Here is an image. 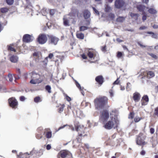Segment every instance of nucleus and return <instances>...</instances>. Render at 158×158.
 <instances>
[{
    "label": "nucleus",
    "instance_id": "obj_19",
    "mask_svg": "<svg viewBox=\"0 0 158 158\" xmlns=\"http://www.w3.org/2000/svg\"><path fill=\"white\" fill-rule=\"evenodd\" d=\"M10 61L13 63L17 62L18 60V58L16 56H12L10 58Z\"/></svg>",
    "mask_w": 158,
    "mask_h": 158
},
{
    "label": "nucleus",
    "instance_id": "obj_55",
    "mask_svg": "<svg viewBox=\"0 0 158 158\" xmlns=\"http://www.w3.org/2000/svg\"><path fill=\"white\" fill-rule=\"evenodd\" d=\"M130 83H128L127 84V86L126 87V89L127 90V91H128L129 90L128 89V88H130V87H129V85H130Z\"/></svg>",
    "mask_w": 158,
    "mask_h": 158
},
{
    "label": "nucleus",
    "instance_id": "obj_32",
    "mask_svg": "<svg viewBox=\"0 0 158 158\" xmlns=\"http://www.w3.org/2000/svg\"><path fill=\"white\" fill-rule=\"evenodd\" d=\"M52 137V133L50 131L47 132L46 134V137L48 138H50Z\"/></svg>",
    "mask_w": 158,
    "mask_h": 158
},
{
    "label": "nucleus",
    "instance_id": "obj_40",
    "mask_svg": "<svg viewBox=\"0 0 158 158\" xmlns=\"http://www.w3.org/2000/svg\"><path fill=\"white\" fill-rule=\"evenodd\" d=\"M92 8H93V10L94 11V12L95 13H96L97 15H99V11L98 10H97L95 9V7H93Z\"/></svg>",
    "mask_w": 158,
    "mask_h": 158
},
{
    "label": "nucleus",
    "instance_id": "obj_3",
    "mask_svg": "<svg viewBox=\"0 0 158 158\" xmlns=\"http://www.w3.org/2000/svg\"><path fill=\"white\" fill-rule=\"evenodd\" d=\"M75 130L78 132V135L77 139L79 142H81V138L82 136H85L86 134L84 135L85 130V128L83 126L78 125L75 126Z\"/></svg>",
    "mask_w": 158,
    "mask_h": 158
},
{
    "label": "nucleus",
    "instance_id": "obj_64",
    "mask_svg": "<svg viewBox=\"0 0 158 158\" xmlns=\"http://www.w3.org/2000/svg\"><path fill=\"white\" fill-rule=\"evenodd\" d=\"M154 48L156 50L158 49V45L155 46L154 47Z\"/></svg>",
    "mask_w": 158,
    "mask_h": 158
},
{
    "label": "nucleus",
    "instance_id": "obj_37",
    "mask_svg": "<svg viewBox=\"0 0 158 158\" xmlns=\"http://www.w3.org/2000/svg\"><path fill=\"white\" fill-rule=\"evenodd\" d=\"M148 54L149 55H150L152 58L156 59L157 58V56L155 54H153V53H148Z\"/></svg>",
    "mask_w": 158,
    "mask_h": 158
},
{
    "label": "nucleus",
    "instance_id": "obj_26",
    "mask_svg": "<svg viewBox=\"0 0 158 158\" xmlns=\"http://www.w3.org/2000/svg\"><path fill=\"white\" fill-rule=\"evenodd\" d=\"M45 89L46 90H47L49 93H50L51 92V87L49 85H47L45 87Z\"/></svg>",
    "mask_w": 158,
    "mask_h": 158
},
{
    "label": "nucleus",
    "instance_id": "obj_17",
    "mask_svg": "<svg viewBox=\"0 0 158 158\" xmlns=\"http://www.w3.org/2000/svg\"><path fill=\"white\" fill-rule=\"evenodd\" d=\"M133 98L135 102H138L140 99V94L138 93H135L134 94Z\"/></svg>",
    "mask_w": 158,
    "mask_h": 158
},
{
    "label": "nucleus",
    "instance_id": "obj_50",
    "mask_svg": "<svg viewBox=\"0 0 158 158\" xmlns=\"http://www.w3.org/2000/svg\"><path fill=\"white\" fill-rule=\"evenodd\" d=\"M138 44L140 46V47L142 48H145V47L146 46H144V45H143L142 44H141L139 42H138Z\"/></svg>",
    "mask_w": 158,
    "mask_h": 158
},
{
    "label": "nucleus",
    "instance_id": "obj_62",
    "mask_svg": "<svg viewBox=\"0 0 158 158\" xmlns=\"http://www.w3.org/2000/svg\"><path fill=\"white\" fill-rule=\"evenodd\" d=\"M148 33L150 34L154 35L155 33L152 32L148 31Z\"/></svg>",
    "mask_w": 158,
    "mask_h": 158
},
{
    "label": "nucleus",
    "instance_id": "obj_41",
    "mask_svg": "<svg viewBox=\"0 0 158 158\" xmlns=\"http://www.w3.org/2000/svg\"><path fill=\"white\" fill-rule=\"evenodd\" d=\"M122 53L121 52H118L117 56L118 58L121 57L122 56Z\"/></svg>",
    "mask_w": 158,
    "mask_h": 158
},
{
    "label": "nucleus",
    "instance_id": "obj_4",
    "mask_svg": "<svg viewBox=\"0 0 158 158\" xmlns=\"http://www.w3.org/2000/svg\"><path fill=\"white\" fill-rule=\"evenodd\" d=\"M31 78L32 79L30 82L31 84H38L42 82V80L40 79V75L37 73H33Z\"/></svg>",
    "mask_w": 158,
    "mask_h": 158
},
{
    "label": "nucleus",
    "instance_id": "obj_52",
    "mask_svg": "<svg viewBox=\"0 0 158 158\" xmlns=\"http://www.w3.org/2000/svg\"><path fill=\"white\" fill-rule=\"evenodd\" d=\"M150 132L151 134H153L154 132V129L153 128H151L150 129Z\"/></svg>",
    "mask_w": 158,
    "mask_h": 158
},
{
    "label": "nucleus",
    "instance_id": "obj_21",
    "mask_svg": "<svg viewBox=\"0 0 158 158\" xmlns=\"http://www.w3.org/2000/svg\"><path fill=\"white\" fill-rule=\"evenodd\" d=\"M147 77L149 78H150L153 77L154 75V73L151 71H148L147 73Z\"/></svg>",
    "mask_w": 158,
    "mask_h": 158
},
{
    "label": "nucleus",
    "instance_id": "obj_8",
    "mask_svg": "<svg viewBox=\"0 0 158 158\" xmlns=\"http://www.w3.org/2000/svg\"><path fill=\"white\" fill-rule=\"evenodd\" d=\"M125 2L123 0H116L114 2L115 7L117 8H120L124 5Z\"/></svg>",
    "mask_w": 158,
    "mask_h": 158
},
{
    "label": "nucleus",
    "instance_id": "obj_24",
    "mask_svg": "<svg viewBox=\"0 0 158 158\" xmlns=\"http://www.w3.org/2000/svg\"><path fill=\"white\" fill-rule=\"evenodd\" d=\"M111 10V8L108 5H106L105 8V10L106 12H110Z\"/></svg>",
    "mask_w": 158,
    "mask_h": 158
},
{
    "label": "nucleus",
    "instance_id": "obj_23",
    "mask_svg": "<svg viewBox=\"0 0 158 158\" xmlns=\"http://www.w3.org/2000/svg\"><path fill=\"white\" fill-rule=\"evenodd\" d=\"M125 17H119L116 19L117 22H123L125 20Z\"/></svg>",
    "mask_w": 158,
    "mask_h": 158
},
{
    "label": "nucleus",
    "instance_id": "obj_14",
    "mask_svg": "<svg viewBox=\"0 0 158 158\" xmlns=\"http://www.w3.org/2000/svg\"><path fill=\"white\" fill-rule=\"evenodd\" d=\"M90 12L87 10H85L83 12V15L85 19L89 18L90 16Z\"/></svg>",
    "mask_w": 158,
    "mask_h": 158
},
{
    "label": "nucleus",
    "instance_id": "obj_43",
    "mask_svg": "<svg viewBox=\"0 0 158 158\" xmlns=\"http://www.w3.org/2000/svg\"><path fill=\"white\" fill-rule=\"evenodd\" d=\"M64 105H63V106H62L59 108V112L60 113L61 112L63 111V108H64Z\"/></svg>",
    "mask_w": 158,
    "mask_h": 158
},
{
    "label": "nucleus",
    "instance_id": "obj_22",
    "mask_svg": "<svg viewBox=\"0 0 158 158\" xmlns=\"http://www.w3.org/2000/svg\"><path fill=\"white\" fill-rule=\"evenodd\" d=\"M68 154V152L66 151H64L60 152L61 156L63 158L65 157Z\"/></svg>",
    "mask_w": 158,
    "mask_h": 158
},
{
    "label": "nucleus",
    "instance_id": "obj_63",
    "mask_svg": "<svg viewBox=\"0 0 158 158\" xmlns=\"http://www.w3.org/2000/svg\"><path fill=\"white\" fill-rule=\"evenodd\" d=\"M37 53L36 52H35L33 54V55L35 56H37Z\"/></svg>",
    "mask_w": 158,
    "mask_h": 158
},
{
    "label": "nucleus",
    "instance_id": "obj_33",
    "mask_svg": "<svg viewBox=\"0 0 158 158\" xmlns=\"http://www.w3.org/2000/svg\"><path fill=\"white\" fill-rule=\"evenodd\" d=\"M6 2L9 5H12L14 2V0H6Z\"/></svg>",
    "mask_w": 158,
    "mask_h": 158
},
{
    "label": "nucleus",
    "instance_id": "obj_20",
    "mask_svg": "<svg viewBox=\"0 0 158 158\" xmlns=\"http://www.w3.org/2000/svg\"><path fill=\"white\" fill-rule=\"evenodd\" d=\"M148 12L151 14H155L157 13V11L154 8H150L148 10Z\"/></svg>",
    "mask_w": 158,
    "mask_h": 158
},
{
    "label": "nucleus",
    "instance_id": "obj_59",
    "mask_svg": "<svg viewBox=\"0 0 158 158\" xmlns=\"http://www.w3.org/2000/svg\"><path fill=\"white\" fill-rule=\"evenodd\" d=\"M82 57L84 59H86L87 58L86 56L84 54L82 55Z\"/></svg>",
    "mask_w": 158,
    "mask_h": 158
},
{
    "label": "nucleus",
    "instance_id": "obj_11",
    "mask_svg": "<svg viewBox=\"0 0 158 158\" xmlns=\"http://www.w3.org/2000/svg\"><path fill=\"white\" fill-rule=\"evenodd\" d=\"M144 137H138L136 141L137 144L140 145H145L146 144V143L144 141Z\"/></svg>",
    "mask_w": 158,
    "mask_h": 158
},
{
    "label": "nucleus",
    "instance_id": "obj_45",
    "mask_svg": "<svg viewBox=\"0 0 158 158\" xmlns=\"http://www.w3.org/2000/svg\"><path fill=\"white\" fill-rule=\"evenodd\" d=\"M110 95L111 97H112L114 96V92L113 90H111L110 91Z\"/></svg>",
    "mask_w": 158,
    "mask_h": 158
},
{
    "label": "nucleus",
    "instance_id": "obj_44",
    "mask_svg": "<svg viewBox=\"0 0 158 158\" xmlns=\"http://www.w3.org/2000/svg\"><path fill=\"white\" fill-rule=\"evenodd\" d=\"M55 10H51L50 11V14L52 15H54L55 13Z\"/></svg>",
    "mask_w": 158,
    "mask_h": 158
},
{
    "label": "nucleus",
    "instance_id": "obj_18",
    "mask_svg": "<svg viewBox=\"0 0 158 158\" xmlns=\"http://www.w3.org/2000/svg\"><path fill=\"white\" fill-rule=\"evenodd\" d=\"M130 15L131 18L137 20L138 19V17L139 15L138 14L134 13L132 12H130L129 13Z\"/></svg>",
    "mask_w": 158,
    "mask_h": 158
},
{
    "label": "nucleus",
    "instance_id": "obj_16",
    "mask_svg": "<svg viewBox=\"0 0 158 158\" xmlns=\"http://www.w3.org/2000/svg\"><path fill=\"white\" fill-rule=\"evenodd\" d=\"M96 81L100 84H102L103 82V78L102 76H99L95 78Z\"/></svg>",
    "mask_w": 158,
    "mask_h": 158
},
{
    "label": "nucleus",
    "instance_id": "obj_2",
    "mask_svg": "<svg viewBox=\"0 0 158 158\" xmlns=\"http://www.w3.org/2000/svg\"><path fill=\"white\" fill-rule=\"evenodd\" d=\"M107 101L108 98L105 96L99 97L97 98L94 100L95 105L98 109L103 108L105 104L107 103Z\"/></svg>",
    "mask_w": 158,
    "mask_h": 158
},
{
    "label": "nucleus",
    "instance_id": "obj_27",
    "mask_svg": "<svg viewBox=\"0 0 158 158\" xmlns=\"http://www.w3.org/2000/svg\"><path fill=\"white\" fill-rule=\"evenodd\" d=\"M8 11V8H3L1 9V11L2 13H5Z\"/></svg>",
    "mask_w": 158,
    "mask_h": 158
},
{
    "label": "nucleus",
    "instance_id": "obj_51",
    "mask_svg": "<svg viewBox=\"0 0 158 158\" xmlns=\"http://www.w3.org/2000/svg\"><path fill=\"white\" fill-rule=\"evenodd\" d=\"M51 148V146L49 144H48L46 146V149L48 150H49Z\"/></svg>",
    "mask_w": 158,
    "mask_h": 158
},
{
    "label": "nucleus",
    "instance_id": "obj_9",
    "mask_svg": "<svg viewBox=\"0 0 158 158\" xmlns=\"http://www.w3.org/2000/svg\"><path fill=\"white\" fill-rule=\"evenodd\" d=\"M49 37L50 40V42L51 44L55 45H56L57 44L59 40L58 38L52 35H51L49 36Z\"/></svg>",
    "mask_w": 158,
    "mask_h": 158
},
{
    "label": "nucleus",
    "instance_id": "obj_5",
    "mask_svg": "<svg viewBox=\"0 0 158 158\" xmlns=\"http://www.w3.org/2000/svg\"><path fill=\"white\" fill-rule=\"evenodd\" d=\"M109 117V113L108 110H104L101 112L100 118L103 122L106 121Z\"/></svg>",
    "mask_w": 158,
    "mask_h": 158
},
{
    "label": "nucleus",
    "instance_id": "obj_53",
    "mask_svg": "<svg viewBox=\"0 0 158 158\" xmlns=\"http://www.w3.org/2000/svg\"><path fill=\"white\" fill-rule=\"evenodd\" d=\"M102 51H103V52L106 51V46H105L103 47H102Z\"/></svg>",
    "mask_w": 158,
    "mask_h": 158
},
{
    "label": "nucleus",
    "instance_id": "obj_49",
    "mask_svg": "<svg viewBox=\"0 0 158 158\" xmlns=\"http://www.w3.org/2000/svg\"><path fill=\"white\" fill-rule=\"evenodd\" d=\"M142 2L143 3L147 4L149 2V0H142Z\"/></svg>",
    "mask_w": 158,
    "mask_h": 158
},
{
    "label": "nucleus",
    "instance_id": "obj_61",
    "mask_svg": "<svg viewBox=\"0 0 158 158\" xmlns=\"http://www.w3.org/2000/svg\"><path fill=\"white\" fill-rule=\"evenodd\" d=\"M110 15L111 18L112 19H113L114 18V14H110Z\"/></svg>",
    "mask_w": 158,
    "mask_h": 158
},
{
    "label": "nucleus",
    "instance_id": "obj_42",
    "mask_svg": "<svg viewBox=\"0 0 158 158\" xmlns=\"http://www.w3.org/2000/svg\"><path fill=\"white\" fill-rule=\"evenodd\" d=\"M154 113L156 115L158 116V107L155 109Z\"/></svg>",
    "mask_w": 158,
    "mask_h": 158
},
{
    "label": "nucleus",
    "instance_id": "obj_48",
    "mask_svg": "<svg viewBox=\"0 0 158 158\" xmlns=\"http://www.w3.org/2000/svg\"><path fill=\"white\" fill-rule=\"evenodd\" d=\"M20 99L21 101H23L25 100V98L23 96H21L20 97Z\"/></svg>",
    "mask_w": 158,
    "mask_h": 158
},
{
    "label": "nucleus",
    "instance_id": "obj_34",
    "mask_svg": "<svg viewBox=\"0 0 158 158\" xmlns=\"http://www.w3.org/2000/svg\"><path fill=\"white\" fill-rule=\"evenodd\" d=\"M8 49L11 51H13L15 52L16 51L12 47V45H10L8 46Z\"/></svg>",
    "mask_w": 158,
    "mask_h": 158
},
{
    "label": "nucleus",
    "instance_id": "obj_30",
    "mask_svg": "<svg viewBox=\"0 0 158 158\" xmlns=\"http://www.w3.org/2000/svg\"><path fill=\"white\" fill-rule=\"evenodd\" d=\"M142 101H145L146 102H148V98L147 96H144L142 98Z\"/></svg>",
    "mask_w": 158,
    "mask_h": 158
},
{
    "label": "nucleus",
    "instance_id": "obj_57",
    "mask_svg": "<svg viewBox=\"0 0 158 158\" xmlns=\"http://www.w3.org/2000/svg\"><path fill=\"white\" fill-rule=\"evenodd\" d=\"M66 99L68 101H69L71 100V98L69 97L68 96H66Z\"/></svg>",
    "mask_w": 158,
    "mask_h": 158
},
{
    "label": "nucleus",
    "instance_id": "obj_38",
    "mask_svg": "<svg viewBox=\"0 0 158 158\" xmlns=\"http://www.w3.org/2000/svg\"><path fill=\"white\" fill-rule=\"evenodd\" d=\"M53 55L52 54L50 53L49 54L48 56L45 58V59L47 60L48 58L51 59L53 57Z\"/></svg>",
    "mask_w": 158,
    "mask_h": 158
},
{
    "label": "nucleus",
    "instance_id": "obj_56",
    "mask_svg": "<svg viewBox=\"0 0 158 158\" xmlns=\"http://www.w3.org/2000/svg\"><path fill=\"white\" fill-rule=\"evenodd\" d=\"M153 27L155 29H157L158 28V26L157 25L154 24L153 26Z\"/></svg>",
    "mask_w": 158,
    "mask_h": 158
},
{
    "label": "nucleus",
    "instance_id": "obj_6",
    "mask_svg": "<svg viewBox=\"0 0 158 158\" xmlns=\"http://www.w3.org/2000/svg\"><path fill=\"white\" fill-rule=\"evenodd\" d=\"M47 37L46 35L41 34L39 35L37 41L39 44H43L47 41Z\"/></svg>",
    "mask_w": 158,
    "mask_h": 158
},
{
    "label": "nucleus",
    "instance_id": "obj_31",
    "mask_svg": "<svg viewBox=\"0 0 158 158\" xmlns=\"http://www.w3.org/2000/svg\"><path fill=\"white\" fill-rule=\"evenodd\" d=\"M8 77L9 78V81H10L12 82L13 80V77L12 75L9 74L8 75Z\"/></svg>",
    "mask_w": 158,
    "mask_h": 158
},
{
    "label": "nucleus",
    "instance_id": "obj_54",
    "mask_svg": "<svg viewBox=\"0 0 158 158\" xmlns=\"http://www.w3.org/2000/svg\"><path fill=\"white\" fill-rule=\"evenodd\" d=\"M147 28V27L145 26H142L139 28L140 30H144L145 29Z\"/></svg>",
    "mask_w": 158,
    "mask_h": 158
},
{
    "label": "nucleus",
    "instance_id": "obj_46",
    "mask_svg": "<svg viewBox=\"0 0 158 158\" xmlns=\"http://www.w3.org/2000/svg\"><path fill=\"white\" fill-rule=\"evenodd\" d=\"M146 19H147V16L145 15H143V17H142V20L143 21H144L145 20H146Z\"/></svg>",
    "mask_w": 158,
    "mask_h": 158
},
{
    "label": "nucleus",
    "instance_id": "obj_15",
    "mask_svg": "<svg viewBox=\"0 0 158 158\" xmlns=\"http://www.w3.org/2000/svg\"><path fill=\"white\" fill-rule=\"evenodd\" d=\"M87 55L90 58H94L95 54L93 50L92 49H89V50L88 51Z\"/></svg>",
    "mask_w": 158,
    "mask_h": 158
},
{
    "label": "nucleus",
    "instance_id": "obj_58",
    "mask_svg": "<svg viewBox=\"0 0 158 158\" xmlns=\"http://www.w3.org/2000/svg\"><path fill=\"white\" fill-rule=\"evenodd\" d=\"M116 40L119 43L123 41L122 40L120 39L119 38H118L116 39Z\"/></svg>",
    "mask_w": 158,
    "mask_h": 158
},
{
    "label": "nucleus",
    "instance_id": "obj_60",
    "mask_svg": "<svg viewBox=\"0 0 158 158\" xmlns=\"http://www.w3.org/2000/svg\"><path fill=\"white\" fill-rule=\"evenodd\" d=\"M145 152L143 150L142 151L140 152L141 155H143L145 154Z\"/></svg>",
    "mask_w": 158,
    "mask_h": 158
},
{
    "label": "nucleus",
    "instance_id": "obj_47",
    "mask_svg": "<svg viewBox=\"0 0 158 158\" xmlns=\"http://www.w3.org/2000/svg\"><path fill=\"white\" fill-rule=\"evenodd\" d=\"M119 78L117 79L116 81H115L113 83V84H118L119 83V81H118Z\"/></svg>",
    "mask_w": 158,
    "mask_h": 158
},
{
    "label": "nucleus",
    "instance_id": "obj_13",
    "mask_svg": "<svg viewBox=\"0 0 158 158\" xmlns=\"http://www.w3.org/2000/svg\"><path fill=\"white\" fill-rule=\"evenodd\" d=\"M23 41L26 42H28L32 40L31 35L26 34L24 35L23 38Z\"/></svg>",
    "mask_w": 158,
    "mask_h": 158
},
{
    "label": "nucleus",
    "instance_id": "obj_28",
    "mask_svg": "<svg viewBox=\"0 0 158 158\" xmlns=\"http://www.w3.org/2000/svg\"><path fill=\"white\" fill-rule=\"evenodd\" d=\"M88 28V27L82 26L80 27V31H84L87 29Z\"/></svg>",
    "mask_w": 158,
    "mask_h": 158
},
{
    "label": "nucleus",
    "instance_id": "obj_1",
    "mask_svg": "<svg viewBox=\"0 0 158 158\" xmlns=\"http://www.w3.org/2000/svg\"><path fill=\"white\" fill-rule=\"evenodd\" d=\"M110 115V119L108 121L103 122L104 125L103 127L108 130L117 127L119 123V121L117 118L115 116L113 117L111 114Z\"/></svg>",
    "mask_w": 158,
    "mask_h": 158
},
{
    "label": "nucleus",
    "instance_id": "obj_12",
    "mask_svg": "<svg viewBox=\"0 0 158 158\" xmlns=\"http://www.w3.org/2000/svg\"><path fill=\"white\" fill-rule=\"evenodd\" d=\"M69 15L64 16L63 18V23L64 25L65 26H69V19L70 18L69 17Z\"/></svg>",
    "mask_w": 158,
    "mask_h": 158
},
{
    "label": "nucleus",
    "instance_id": "obj_29",
    "mask_svg": "<svg viewBox=\"0 0 158 158\" xmlns=\"http://www.w3.org/2000/svg\"><path fill=\"white\" fill-rule=\"evenodd\" d=\"M34 101L35 102H38L41 101L40 98L39 97H37L34 98Z\"/></svg>",
    "mask_w": 158,
    "mask_h": 158
},
{
    "label": "nucleus",
    "instance_id": "obj_39",
    "mask_svg": "<svg viewBox=\"0 0 158 158\" xmlns=\"http://www.w3.org/2000/svg\"><path fill=\"white\" fill-rule=\"evenodd\" d=\"M140 120V118L139 117H135L134 119V121L135 122H138Z\"/></svg>",
    "mask_w": 158,
    "mask_h": 158
},
{
    "label": "nucleus",
    "instance_id": "obj_36",
    "mask_svg": "<svg viewBox=\"0 0 158 158\" xmlns=\"http://www.w3.org/2000/svg\"><path fill=\"white\" fill-rule=\"evenodd\" d=\"M134 114L133 113H131L129 116V118L132 119L134 117Z\"/></svg>",
    "mask_w": 158,
    "mask_h": 158
},
{
    "label": "nucleus",
    "instance_id": "obj_7",
    "mask_svg": "<svg viewBox=\"0 0 158 158\" xmlns=\"http://www.w3.org/2000/svg\"><path fill=\"white\" fill-rule=\"evenodd\" d=\"M8 102L10 106L13 108L17 107L18 103L15 98H10L9 99Z\"/></svg>",
    "mask_w": 158,
    "mask_h": 158
},
{
    "label": "nucleus",
    "instance_id": "obj_35",
    "mask_svg": "<svg viewBox=\"0 0 158 158\" xmlns=\"http://www.w3.org/2000/svg\"><path fill=\"white\" fill-rule=\"evenodd\" d=\"M75 83L77 87L79 88L80 90H81L82 87H81L79 84L76 81H75Z\"/></svg>",
    "mask_w": 158,
    "mask_h": 158
},
{
    "label": "nucleus",
    "instance_id": "obj_25",
    "mask_svg": "<svg viewBox=\"0 0 158 158\" xmlns=\"http://www.w3.org/2000/svg\"><path fill=\"white\" fill-rule=\"evenodd\" d=\"M77 37L80 39H83L84 38V35L82 33H78L77 34Z\"/></svg>",
    "mask_w": 158,
    "mask_h": 158
},
{
    "label": "nucleus",
    "instance_id": "obj_10",
    "mask_svg": "<svg viewBox=\"0 0 158 158\" xmlns=\"http://www.w3.org/2000/svg\"><path fill=\"white\" fill-rule=\"evenodd\" d=\"M137 8L139 11L142 12L143 15L145 14L144 10L148 9L147 7L141 4L138 5L137 6Z\"/></svg>",
    "mask_w": 158,
    "mask_h": 158
}]
</instances>
